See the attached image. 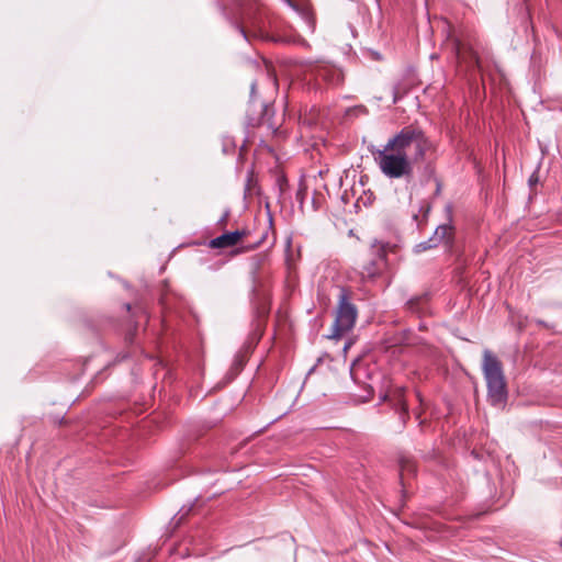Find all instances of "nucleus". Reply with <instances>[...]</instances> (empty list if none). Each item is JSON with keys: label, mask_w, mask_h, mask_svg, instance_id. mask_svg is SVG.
Here are the masks:
<instances>
[{"label": "nucleus", "mask_w": 562, "mask_h": 562, "mask_svg": "<svg viewBox=\"0 0 562 562\" xmlns=\"http://www.w3.org/2000/svg\"><path fill=\"white\" fill-rule=\"evenodd\" d=\"M236 13L231 14L226 8L221 7L222 13L229 24L235 27L246 41L251 37L263 41H274L281 43H294L307 46V42L301 36H278L270 35L267 27V19L263 16L257 5L250 0H240Z\"/></svg>", "instance_id": "nucleus-1"}, {"label": "nucleus", "mask_w": 562, "mask_h": 562, "mask_svg": "<svg viewBox=\"0 0 562 562\" xmlns=\"http://www.w3.org/2000/svg\"><path fill=\"white\" fill-rule=\"evenodd\" d=\"M385 146L387 149L403 155V157H409V151L413 150V160L417 161L424 159L429 147V140L422 127L409 124L389 138Z\"/></svg>", "instance_id": "nucleus-2"}, {"label": "nucleus", "mask_w": 562, "mask_h": 562, "mask_svg": "<svg viewBox=\"0 0 562 562\" xmlns=\"http://www.w3.org/2000/svg\"><path fill=\"white\" fill-rule=\"evenodd\" d=\"M482 371L487 386V398L491 405L503 407L508 392L501 361L490 350L483 351Z\"/></svg>", "instance_id": "nucleus-3"}, {"label": "nucleus", "mask_w": 562, "mask_h": 562, "mask_svg": "<svg viewBox=\"0 0 562 562\" xmlns=\"http://www.w3.org/2000/svg\"><path fill=\"white\" fill-rule=\"evenodd\" d=\"M358 316L357 306L351 302V294L345 286L339 288L338 303L331 334L328 338L338 339L351 330Z\"/></svg>", "instance_id": "nucleus-4"}, {"label": "nucleus", "mask_w": 562, "mask_h": 562, "mask_svg": "<svg viewBox=\"0 0 562 562\" xmlns=\"http://www.w3.org/2000/svg\"><path fill=\"white\" fill-rule=\"evenodd\" d=\"M375 161L381 172L390 179H411L413 176V164L411 157H403L386 146L376 150Z\"/></svg>", "instance_id": "nucleus-5"}, {"label": "nucleus", "mask_w": 562, "mask_h": 562, "mask_svg": "<svg viewBox=\"0 0 562 562\" xmlns=\"http://www.w3.org/2000/svg\"><path fill=\"white\" fill-rule=\"evenodd\" d=\"M299 64L302 66L304 75L310 76L316 81L323 80L331 86L340 85L344 81L341 69L331 64L312 60H303Z\"/></svg>", "instance_id": "nucleus-6"}, {"label": "nucleus", "mask_w": 562, "mask_h": 562, "mask_svg": "<svg viewBox=\"0 0 562 562\" xmlns=\"http://www.w3.org/2000/svg\"><path fill=\"white\" fill-rule=\"evenodd\" d=\"M453 45L458 63L460 65H464L467 71H477L482 76H484L485 70L480 61L476 52L472 48V46L469 43L461 40H456Z\"/></svg>", "instance_id": "nucleus-7"}, {"label": "nucleus", "mask_w": 562, "mask_h": 562, "mask_svg": "<svg viewBox=\"0 0 562 562\" xmlns=\"http://www.w3.org/2000/svg\"><path fill=\"white\" fill-rule=\"evenodd\" d=\"M387 248L389 244L376 239L371 244V251L374 258L370 259V261L362 267L361 276L363 279H373L381 272L385 265Z\"/></svg>", "instance_id": "nucleus-8"}, {"label": "nucleus", "mask_w": 562, "mask_h": 562, "mask_svg": "<svg viewBox=\"0 0 562 562\" xmlns=\"http://www.w3.org/2000/svg\"><path fill=\"white\" fill-rule=\"evenodd\" d=\"M247 235V231L237 229L234 232H226L213 239L210 240V247L213 249H223L227 247H233L237 245V243Z\"/></svg>", "instance_id": "nucleus-9"}, {"label": "nucleus", "mask_w": 562, "mask_h": 562, "mask_svg": "<svg viewBox=\"0 0 562 562\" xmlns=\"http://www.w3.org/2000/svg\"><path fill=\"white\" fill-rule=\"evenodd\" d=\"M282 1L299 15V18L305 24V27L310 33H313L315 31V19L308 5L297 3L294 0Z\"/></svg>", "instance_id": "nucleus-10"}, {"label": "nucleus", "mask_w": 562, "mask_h": 562, "mask_svg": "<svg viewBox=\"0 0 562 562\" xmlns=\"http://www.w3.org/2000/svg\"><path fill=\"white\" fill-rule=\"evenodd\" d=\"M428 302H429V296L427 293H425L422 295H416V296L411 297L406 302L405 306L409 313L422 316V315H425L426 313H428V310H429Z\"/></svg>", "instance_id": "nucleus-11"}, {"label": "nucleus", "mask_w": 562, "mask_h": 562, "mask_svg": "<svg viewBox=\"0 0 562 562\" xmlns=\"http://www.w3.org/2000/svg\"><path fill=\"white\" fill-rule=\"evenodd\" d=\"M445 211L448 215V220H449V223L447 224H441L439 225L435 232H434V236H436L438 238V241L439 244H441L442 241H445L449 234L452 232L453 227L451 225V220H452V205L451 204H447L446 207H445Z\"/></svg>", "instance_id": "nucleus-12"}, {"label": "nucleus", "mask_w": 562, "mask_h": 562, "mask_svg": "<svg viewBox=\"0 0 562 562\" xmlns=\"http://www.w3.org/2000/svg\"><path fill=\"white\" fill-rule=\"evenodd\" d=\"M400 475L403 481L406 475H415L416 464L409 457L402 456L400 458Z\"/></svg>", "instance_id": "nucleus-13"}, {"label": "nucleus", "mask_w": 562, "mask_h": 562, "mask_svg": "<svg viewBox=\"0 0 562 562\" xmlns=\"http://www.w3.org/2000/svg\"><path fill=\"white\" fill-rule=\"evenodd\" d=\"M440 244L438 241V238L436 236L431 235L427 240L420 241L419 244L415 245L414 251L416 254H420L426 250L436 248Z\"/></svg>", "instance_id": "nucleus-14"}, {"label": "nucleus", "mask_w": 562, "mask_h": 562, "mask_svg": "<svg viewBox=\"0 0 562 562\" xmlns=\"http://www.w3.org/2000/svg\"><path fill=\"white\" fill-rule=\"evenodd\" d=\"M257 193V180L254 178L252 171L248 172L245 184V196Z\"/></svg>", "instance_id": "nucleus-15"}, {"label": "nucleus", "mask_w": 562, "mask_h": 562, "mask_svg": "<svg viewBox=\"0 0 562 562\" xmlns=\"http://www.w3.org/2000/svg\"><path fill=\"white\" fill-rule=\"evenodd\" d=\"M395 405L402 427H404L406 418L408 417V408L401 397H398L397 403Z\"/></svg>", "instance_id": "nucleus-16"}, {"label": "nucleus", "mask_w": 562, "mask_h": 562, "mask_svg": "<svg viewBox=\"0 0 562 562\" xmlns=\"http://www.w3.org/2000/svg\"><path fill=\"white\" fill-rule=\"evenodd\" d=\"M236 147L235 140L231 136H224L222 139V150L225 155L232 154Z\"/></svg>", "instance_id": "nucleus-17"}, {"label": "nucleus", "mask_w": 562, "mask_h": 562, "mask_svg": "<svg viewBox=\"0 0 562 562\" xmlns=\"http://www.w3.org/2000/svg\"><path fill=\"white\" fill-rule=\"evenodd\" d=\"M425 172L427 173V176L430 178V177H434L435 178V182H436V191H435V194L436 195H439L440 192H441V182L439 179H437L435 177V169L431 167V166H427L425 168Z\"/></svg>", "instance_id": "nucleus-18"}, {"label": "nucleus", "mask_w": 562, "mask_h": 562, "mask_svg": "<svg viewBox=\"0 0 562 562\" xmlns=\"http://www.w3.org/2000/svg\"><path fill=\"white\" fill-rule=\"evenodd\" d=\"M306 194H307V188L305 184L301 183L297 189V192H296V200H297L301 209L303 207L304 199H305Z\"/></svg>", "instance_id": "nucleus-19"}, {"label": "nucleus", "mask_w": 562, "mask_h": 562, "mask_svg": "<svg viewBox=\"0 0 562 562\" xmlns=\"http://www.w3.org/2000/svg\"><path fill=\"white\" fill-rule=\"evenodd\" d=\"M190 512V509H186V507L183 506L171 519V522L175 524V526H178L181 524V521L183 520V518L188 515V513Z\"/></svg>", "instance_id": "nucleus-20"}, {"label": "nucleus", "mask_w": 562, "mask_h": 562, "mask_svg": "<svg viewBox=\"0 0 562 562\" xmlns=\"http://www.w3.org/2000/svg\"><path fill=\"white\" fill-rule=\"evenodd\" d=\"M277 186L279 187L280 195L282 194L284 188L288 186V181L284 177L280 176L277 178Z\"/></svg>", "instance_id": "nucleus-21"}, {"label": "nucleus", "mask_w": 562, "mask_h": 562, "mask_svg": "<svg viewBox=\"0 0 562 562\" xmlns=\"http://www.w3.org/2000/svg\"><path fill=\"white\" fill-rule=\"evenodd\" d=\"M229 213H231V212H229V210H228V209H226V210L224 211L223 215H222V216L220 217V220L217 221V224H218V225H221V226L225 225V224H226V222H227V220H228V217H229Z\"/></svg>", "instance_id": "nucleus-22"}, {"label": "nucleus", "mask_w": 562, "mask_h": 562, "mask_svg": "<svg viewBox=\"0 0 562 562\" xmlns=\"http://www.w3.org/2000/svg\"><path fill=\"white\" fill-rule=\"evenodd\" d=\"M538 182H539V177H538L537 172H533V173L529 177V179H528L529 187H533V186H536Z\"/></svg>", "instance_id": "nucleus-23"}, {"label": "nucleus", "mask_w": 562, "mask_h": 562, "mask_svg": "<svg viewBox=\"0 0 562 562\" xmlns=\"http://www.w3.org/2000/svg\"><path fill=\"white\" fill-rule=\"evenodd\" d=\"M256 87H257V83L255 81L251 82V86H250V98H251V100H254V97H255V93H256Z\"/></svg>", "instance_id": "nucleus-24"}, {"label": "nucleus", "mask_w": 562, "mask_h": 562, "mask_svg": "<svg viewBox=\"0 0 562 562\" xmlns=\"http://www.w3.org/2000/svg\"><path fill=\"white\" fill-rule=\"evenodd\" d=\"M133 336H134V334H133V333H128V334L126 335V337H125V341H126L127 344H132V342H133Z\"/></svg>", "instance_id": "nucleus-25"}, {"label": "nucleus", "mask_w": 562, "mask_h": 562, "mask_svg": "<svg viewBox=\"0 0 562 562\" xmlns=\"http://www.w3.org/2000/svg\"><path fill=\"white\" fill-rule=\"evenodd\" d=\"M420 211H424V215L427 216L429 211H430V206L429 205H426V206H422L420 207Z\"/></svg>", "instance_id": "nucleus-26"}, {"label": "nucleus", "mask_w": 562, "mask_h": 562, "mask_svg": "<svg viewBox=\"0 0 562 562\" xmlns=\"http://www.w3.org/2000/svg\"><path fill=\"white\" fill-rule=\"evenodd\" d=\"M312 204H313L314 211L318 210V204H317L315 196L312 199Z\"/></svg>", "instance_id": "nucleus-27"}, {"label": "nucleus", "mask_w": 562, "mask_h": 562, "mask_svg": "<svg viewBox=\"0 0 562 562\" xmlns=\"http://www.w3.org/2000/svg\"><path fill=\"white\" fill-rule=\"evenodd\" d=\"M396 102H397V98H396V94H394L393 103H396Z\"/></svg>", "instance_id": "nucleus-28"}, {"label": "nucleus", "mask_w": 562, "mask_h": 562, "mask_svg": "<svg viewBox=\"0 0 562 562\" xmlns=\"http://www.w3.org/2000/svg\"><path fill=\"white\" fill-rule=\"evenodd\" d=\"M125 307H126V310H128V311L131 310V305H130V304H126V305H125Z\"/></svg>", "instance_id": "nucleus-29"}, {"label": "nucleus", "mask_w": 562, "mask_h": 562, "mask_svg": "<svg viewBox=\"0 0 562 562\" xmlns=\"http://www.w3.org/2000/svg\"><path fill=\"white\" fill-rule=\"evenodd\" d=\"M127 357H128V355H127V353H126V355H123V356H122V359H125V358H127Z\"/></svg>", "instance_id": "nucleus-30"}]
</instances>
